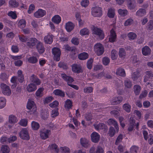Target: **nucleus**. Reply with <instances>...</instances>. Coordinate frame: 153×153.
<instances>
[{"instance_id":"nucleus-1","label":"nucleus","mask_w":153,"mask_h":153,"mask_svg":"<svg viewBox=\"0 0 153 153\" xmlns=\"http://www.w3.org/2000/svg\"><path fill=\"white\" fill-rule=\"evenodd\" d=\"M94 50L96 54L99 56L103 53L104 51V48L100 43H97L94 45Z\"/></svg>"},{"instance_id":"nucleus-2","label":"nucleus","mask_w":153,"mask_h":153,"mask_svg":"<svg viewBox=\"0 0 153 153\" xmlns=\"http://www.w3.org/2000/svg\"><path fill=\"white\" fill-rule=\"evenodd\" d=\"M52 52L53 55L54 59L56 61L60 60V56L61 54L60 49L58 48L54 47L52 49Z\"/></svg>"},{"instance_id":"nucleus-3","label":"nucleus","mask_w":153,"mask_h":153,"mask_svg":"<svg viewBox=\"0 0 153 153\" xmlns=\"http://www.w3.org/2000/svg\"><path fill=\"white\" fill-rule=\"evenodd\" d=\"M92 33L98 36L100 39L104 38V35L103 31L99 28L93 27L92 29Z\"/></svg>"},{"instance_id":"nucleus-4","label":"nucleus","mask_w":153,"mask_h":153,"mask_svg":"<svg viewBox=\"0 0 153 153\" xmlns=\"http://www.w3.org/2000/svg\"><path fill=\"white\" fill-rule=\"evenodd\" d=\"M0 86L2 93L4 95L9 96L10 95L11 91L9 86L3 83H1Z\"/></svg>"},{"instance_id":"nucleus-5","label":"nucleus","mask_w":153,"mask_h":153,"mask_svg":"<svg viewBox=\"0 0 153 153\" xmlns=\"http://www.w3.org/2000/svg\"><path fill=\"white\" fill-rule=\"evenodd\" d=\"M92 15L94 17H99L102 15V8L99 7H96L91 9Z\"/></svg>"},{"instance_id":"nucleus-6","label":"nucleus","mask_w":153,"mask_h":153,"mask_svg":"<svg viewBox=\"0 0 153 153\" xmlns=\"http://www.w3.org/2000/svg\"><path fill=\"white\" fill-rule=\"evenodd\" d=\"M18 121V120L15 116L13 114L10 115L9 117V122L11 125H10L8 123L6 124V126L10 128L12 127L13 125L17 123Z\"/></svg>"},{"instance_id":"nucleus-7","label":"nucleus","mask_w":153,"mask_h":153,"mask_svg":"<svg viewBox=\"0 0 153 153\" xmlns=\"http://www.w3.org/2000/svg\"><path fill=\"white\" fill-rule=\"evenodd\" d=\"M21 138L22 139L28 140L29 139V136L27 129L23 128L19 133Z\"/></svg>"},{"instance_id":"nucleus-8","label":"nucleus","mask_w":153,"mask_h":153,"mask_svg":"<svg viewBox=\"0 0 153 153\" xmlns=\"http://www.w3.org/2000/svg\"><path fill=\"white\" fill-rule=\"evenodd\" d=\"M123 100V97L119 96L113 98L111 100V102L112 105H116L120 104Z\"/></svg>"},{"instance_id":"nucleus-9","label":"nucleus","mask_w":153,"mask_h":153,"mask_svg":"<svg viewBox=\"0 0 153 153\" xmlns=\"http://www.w3.org/2000/svg\"><path fill=\"white\" fill-rule=\"evenodd\" d=\"M72 71L76 73H79L82 72V68L80 64H74L72 66Z\"/></svg>"},{"instance_id":"nucleus-10","label":"nucleus","mask_w":153,"mask_h":153,"mask_svg":"<svg viewBox=\"0 0 153 153\" xmlns=\"http://www.w3.org/2000/svg\"><path fill=\"white\" fill-rule=\"evenodd\" d=\"M46 14V11L42 9H39L35 12L34 14V16L36 18H40L44 16Z\"/></svg>"},{"instance_id":"nucleus-11","label":"nucleus","mask_w":153,"mask_h":153,"mask_svg":"<svg viewBox=\"0 0 153 153\" xmlns=\"http://www.w3.org/2000/svg\"><path fill=\"white\" fill-rule=\"evenodd\" d=\"M50 132V131L45 129L41 130L40 134L41 138L45 139L48 138Z\"/></svg>"},{"instance_id":"nucleus-12","label":"nucleus","mask_w":153,"mask_h":153,"mask_svg":"<svg viewBox=\"0 0 153 153\" xmlns=\"http://www.w3.org/2000/svg\"><path fill=\"white\" fill-rule=\"evenodd\" d=\"M53 36L52 34H48L44 38V41L46 44H51L53 41Z\"/></svg>"},{"instance_id":"nucleus-13","label":"nucleus","mask_w":153,"mask_h":153,"mask_svg":"<svg viewBox=\"0 0 153 153\" xmlns=\"http://www.w3.org/2000/svg\"><path fill=\"white\" fill-rule=\"evenodd\" d=\"M38 41L35 38H32L30 39L28 42H27V45L30 48H32L35 46L37 44Z\"/></svg>"},{"instance_id":"nucleus-14","label":"nucleus","mask_w":153,"mask_h":153,"mask_svg":"<svg viewBox=\"0 0 153 153\" xmlns=\"http://www.w3.org/2000/svg\"><path fill=\"white\" fill-rule=\"evenodd\" d=\"M116 35L115 31L113 28L110 31V35L109 36V40L111 42H113L115 41L116 38Z\"/></svg>"},{"instance_id":"nucleus-15","label":"nucleus","mask_w":153,"mask_h":153,"mask_svg":"<svg viewBox=\"0 0 153 153\" xmlns=\"http://www.w3.org/2000/svg\"><path fill=\"white\" fill-rule=\"evenodd\" d=\"M61 76L63 79L67 82L68 85H70L71 83L74 81V79L71 77L67 76L65 74H61Z\"/></svg>"},{"instance_id":"nucleus-16","label":"nucleus","mask_w":153,"mask_h":153,"mask_svg":"<svg viewBox=\"0 0 153 153\" xmlns=\"http://www.w3.org/2000/svg\"><path fill=\"white\" fill-rule=\"evenodd\" d=\"M36 48L39 53H42L45 51V48L43 44L39 41L36 45Z\"/></svg>"},{"instance_id":"nucleus-17","label":"nucleus","mask_w":153,"mask_h":153,"mask_svg":"<svg viewBox=\"0 0 153 153\" xmlns=\"http://www.w3.org/2000/svg\"><path fill=\"white\" fill-rule=\"evenodd\" d=\"M91 140L94 143H98L100 140V136L99 134L95 132H93L91 135Z\"/></svg>"},{"instance_id":"nucleus-18","label":"nucleus","mask_w":153,"mask_h":153,"mask_svg":"<svg viewBox=\"0 0 153 153\" xmlns=\"http://www.w3.org/2000/svg\"><path fill=\"white\" fill-rule=\"evenodd\" d=\"M80 142L81 145L83 147L87 148L90 146L89 141L85 138H81L80 139Z\"/></svg>"},{"instance_id":"nucleus-19","label":"nucleus","mask_w":153,"mask_h":153,"mask_svg":"<svg viewBox=\"0 0 153 153\" xmlns=\"http://www.w3.org/2000/svg\"><path fill=\"white\" fill-rule=\"evenodd\" d=\"M39 56H31L27 59L28 62L30 64H35L37 63L38 61Z\"/></svg>"},{"instance_id":"nucleus-20","label":"nucleus","mask_w":153,"mask_h":153,"mask_svg":"<svg viewBox=\"0 0 153 153\" xmlns=\"http://www.w3.org/2000/svg\"><path fill=\"white\" fill-rule=\"evenodd\" d=\"M107 123L110 125H113L116 128V131L118 132L119 131L118 125L116 121L113 119H110L108 120Z\"/></svg>"},{"instance_id":"nucleus-21","label":"nucleus","mask_w":153,"mask_h":153,"mask_svg":"<svg viewBox=\"0 0 153 153\" xmlns=\"http://www.w3.org/2000/svg\"><path fill=\"white\" fill-rule=\"evenodd\" d=\"M74 25L73 23L71 22H69L66 24L65 28L68 32H70L74 28Z\"/></svg>"},{"instance_id":"nucleus-22","label":"nucleus","mask_w":153,"mask_h":153,"mask_svg":"<svg viewBox=\"0 0 153 153\" xmlns=\"http://www.w3.org/2000/svg\"><path fill=\"white\" fill-rule=\"evenodd\" d=\"M30 79L31 82L35 83L37 85H39L41 83L40 80L34 74L30 76Z\"/></svg>"},{"instance_id":"nucleus-23","label":"nucleus","mask_w":153,"mask_h":153,"mask_svg":"<svg viewBox=\"0 0 153 153\" xmlns=\"http://www.w3.org/2000/svg\"><path fill=\"white\" fill-rule=\"evenodd\" d=\"M27 91L29 92H32L36 91L37 89L36 86L33 83H30L28 85L27 87Z\"/></svg>"},{"instance_id":"nucleus-24","label":"nucleus","mask_w":153,"mask_h":153,"mask_svg":"<svg viewBox=\"0 0 153 153\" xmlns=\"http://www.w3.org/2000/svg\"><path fill=\"white\" fill-rule=\"evenodd\" d=\"M129 122L130 124L129 127L128 128V130L129 131H131L133 129L135 120L133 117H131L130 118Z\"/></svg>"},{"instance_id":"nucleus-25","label":"nucleus","mask_w":153,"mask_h":153,"mask_svg":"<svg viewBox=\"0 0 153 153\" xmlns=\"http://www.w3.org/2000/svg\"><path fill=\"white\" fill-rule=\"evenodd\" d=\"M151 49L147 46H146L142 49V53L144 56H147L150 54Z\"/></svg>"},{"instance_id":"nucleus-26","label":"nucleus","mask_w":153,"mask_h":153,"mask_svg":"<svg viewBox=\"0 0 153 153\" xmlns=\"http://www.w3.org/2000/svg\"><path fill=\"white\" fill-rule=\"evenodd\" d=\"M116 74L117 75L124 77L126 76V74L124 70L121 68H119L117 69Z\"/></svg>"},{"instance_id":"nucleus-27","label":"nucleus","mask_w":153,"mask_h":153,"mask_svg":"<svg viewBox=\"0 0 153 153\" xmlns=\"http://www.w3.org/2000/svg\"><path fill=\"white\" fill-rule=\"evenodd\" d=\"M140 76V74L138 70L133 72L131 75V79L134 81L137 79Z\"/></svg>"},{"instance_id":"nucleus-28","label":"nucleus","mask_w":153,"mask_h":153,"mask_svg":"<svg viewBox=\"0 0 153 153\" xmlns=\"http://www.w3.org/2000/svg\"><path fill=\"white\" fill-rule=\"evenodd\" d=\"M146 13V11L145 9L140 8L136 12V16L139 17L144 16Z\"/></svg>"},{"instance_id":"nucleus-29","label":"nucleus","mask_w":153,"mask_h":153,"mask_svg":"<svg viewBox=\"0 0 153 153\" xmlns=\"http://www.w3.org/2000/svg\"><path fill=\"white\" fill-rule=\"evenodd\" d=\"M53 93L55 95L59 96L61 97H64L65 96L64 92L59 89L54 90L53 91Z\"/></svg>"},{"instance_id":"nucleus-30","label":"nucleus","mask_w":153,"mask_h":153,"mask_svg":"<svg viewBox=\"0 0 153 153\" xmlns=\"http://www.w3.org/2000/svg\"><path fill=\"white\" fill-rule=\"evenodd\" d=\"M127 2L128 7L129 9L132 10L135 8V2L134 1H132L131 0H128Z\"/></svg>"},{"instance_id":"nucleus-31","label":"nucleus","mask_w":153,"mask_h":153,"mask_svg":"<svg viewBox=\"0 0 153 153\" xmlns=\"http://www.w3.org/2000/svg\"><path fill=\"white\" fill-rule=\"evenodd\" d=\"M78 58L80 60H84L88 58V54L85 52L81 53L79 54Z\"/></svg>"},{"instance_id":"nucleus-32","label":"nucleus","mask_w":153,"mask_h":153,"mask_svg":"<svg viewBox=\"0 0 153 153\" xmlns=\"http://www.w3.org/2000/svg\"><path fill=\"white\" fill-rule=\"evenodd\" d=\"M9 6L11 7H16L19 6V3L16 0H10L9 2Z\"/></svg>"},{"instance_id":"nucleus-33","label":"nucleus","mask_w":153,"mask_h":153,"mask_svg":"<svg viewBox=\"0 0 153 153\" xmlns=\"http://www.w3.org/2000/svg\"><path fill=\"white\" fill-rule=\"evenodd\" d=\"M10 151V149L8 146L3 145L1 147L0 153H9Z\"/></svg>"},{"instance_id":"nucleus-34","label":"nucleus","mask_w":153,"mask_h":153,"mask_svg":"<svg viewBox=\"0 0 153 153\" xmlns=\"http://www.w3.org/2000/svg\"><path fill=\"white\" fill-rule=\"evenodd\" d=\"M124 85L125 88H130L132 86V84L131 81L128 79H126L124 82Z\"/></svg>"},{"instance_id":"nucleus-35","label":"nucleus","mask_w":153,"mask_h":153,"mask_svg":"<svg viewBox=\"0 0 153 153\" xmlns=\"http://www.w3.org/2000/svg\"><path fill=\"white\" fill-rule=\"evenodd\" d=\"M94 126L95 129L97 130H100L104 128L105 125L103 123H100L98 124H94Z\"/></svg>"},{"instance_id":"nucleus-36","label":"nucleus","mask_w":153,"mask_h":153,"mask_svg":"<svg viewBox=\"0 0 153 153\" xmlns=\"http://www.w3.org/2000/svg\"><path fill=\"white\" fill-rule=\"evenodd\" d=\"M48 148L50 150H54L57 153L59 152V149L58 146L56 144H53L49 145Z\"/></svg>"},{"instance_id":"nucleus-37","label":"nucleus","mask_w":153,"mask_h":153,"mask_svg":"<svg viewBox=\"0 0 153 153\" xmlns=\"http://www.w3.org/2000/svg\"><path fill=\"white\" fill-rule=\"evenodd\" d=\"M72 106V101L69 99L67 100L65 102V107L66 109H69L71 108Z\"/></svg>"},{"instance_id":"nucleus-38","label":"nucleus","mask_w":153,"mask_h":153,"mask_svg":"<svg viewBox=\"0 0 153 153\" xmlns=\"http://www.w3.org/2000/svg\"><path fill=\"white\" fill-rule=\"evenodd\" d=\"M119 57L122 59L125 58L126 56V52L125 50L123 48L120 49L119 52Z\"/></svg>"},{"instance_id":"nucleus-39","label":"nucleus","mask_w":153,"mask_h":153,"mask_svg":"<svg viewBox=\"0 0 153 153\" xmlns=\"http://www.w3.org/2000/svg\"><path fill=\"white\" fill-rule=\"evenodd\" d=\"M52 20L55 23L59 24L61 21V18L59 15H56L52 18Z\"/></svg>"},{"instance_id":"nucleus-40","label":"nucleus","mask_w":153,"mask_h":153,"mask_svg":"<svg viewBox=\"0 0 153 153\" xmlns=\"http://www.w3.org/2000/svg\"><path fill=\"white\" fill-rule=\"evenodd\" d=\"M36 106L34 102L31 100H29L28 101V102L27 104V109L28 110H30L33 107V106Z\"/></svg>"},{"instance_id":"nucleus-41","label":"nucleus","mask_w":153,"mask_h":153,"mask_svg":"<svg viewBox=\"0 0 153 153\" xmlns=\"http://www.w3.org/2000/svg\"><path fill=\"white\" fill-rule=\"evenodd\" d=\"M115 15L114 10L112 8H110L108 12V16L110 18H112L114 17Z\"/></svg>"},{"instance_id":"nucleus-42","label":"nucleus","mask_w":153,"mask_h":153,"mask_svg":"<svg viewBox=\"0 0 153 153\" xmlns=\"http://www.w3.org/2000/svg\"><path fill=\"white\" fill-rule=\"evenodd\" d=\"M119 14L121 16H124L127 15L128 13V11L126 9H119L118 10Z\"/></svg>"},{"instance_id":"nucleus-43","label":"nucleus","mask_w":153,"mask_h":153,"mask_svg":"<svg viewBox=\"0 0 153 153\" xmlns=\"http://www.w3.org/2000/svg\"><path fill=\"white\" fill-rule=\"evenodd\" d=\"M6 104V100L4 97H0V109L3 108Z\"/></svg>"},{"instance_id":"nucleus-44","label":"nucleus","mask_w":153,"mask_h":153,"mask_svg":"<svg viewBox=\"0 0 153 153\" xmlns=\"http://www.w3.org/2000/svg\"><path fill=\"white\" fill-rule=\"evenodd\" d=\"M123 108L126 112L129 113L131 111V106L128 103H125L123 105Z\"/></svg>"},{"instance_id":"nucleus-45","label":"nucleus","mask_w":153,"mask_h":153,"mask_svg":"<svg viewBox=\"0 0 153 153\" xmlns=\"http://www.w3.org/2000/svg\"><path fill=\"white\" fill-rule=\"evenodd\" d=\"M49 114L48 111L47 110H45L41 113V117L44 120H46L48 118Z\"/></svg>"},{"instance_id":"nucleus-46","label":"nucleus","mask_w":153,"mask_h":153,"mask_svg":"<svg viewBox=\"0 0 153 153\" xmlns=\"http://www.w3.org/2000/svg\"><path fill=\"white\" fill-rule=\"evenodd\" d=\"M139 150V148L136 146H132L130 149L131 153H137Z\"/></svg>"},{"instance_id":"nucleus-47","label":"nucleus","mask_w":153,"mask_h":153,"mask_svg":"<svg viewBox=\"0 0 153 153\" xmlns=\"http://www.w3.org/2000/svg\"><path fill=\"white\" fill-rule=\"evenodd\" d=\"M111 57L113 60L116 59L117 57V52L115 50H113L111 53Z\"/></svg>"},{"instance_id":"nucleus-48","label":"nucleus","mask_w":153,"mask_h":153,"mask_svg":"<svg viewBox=\"0 0 153 153\" xmlns=\"http://www.w3.org/2000/svg\"><path fill=\"white\" fill-rule=\"evenodd\" d=\"M26 25V22L25 19L20 20L19 22L18 25L21 28H24Z\"/></svg>"},{"instance_id":"nucleus-49","label":"nucleus","mask_w":153,"mask_h":153,"mask_svg":"<svg viewBox=\"0 0 153 153\" xmlns=\"http://www.w3.org/2000/svg\"><path fill=\"white\" fill-rule=\"evenodd\" d=\"M128 37L130 40H134L137 38L136 34L133 32H130L128 34Z\"/></svg>"},{"instance_id":"nucleus-50","label":"nucleus","mask_w":153,"mask_h":153,"mask_svg":"<svg viewBox=\"0 0 153 153\" xmlns=\"http://www.w3.org/2000/svg\"><path fill=\"white\" fill-rule=\"evenodd\" d=\"M141 90L140 87L139 85H135L134 87V91L136 95H138Z\"/></svg>"},{"instance_id":"nucleus-51","label":"nucleus","mask_w":153,"mask_h":153,"mask_svg":"<svg viewBox=\"0 0 153 153\" xmlns=\"http://www.w3.org/2000/svg\"><path fill=\"white\" fill-rule=\"evenodd\" d=\"M60 151L62 153H70V149L67 147H61L59 148Z\"/></svg>"},{"instance_id":"nucleus-52","label":"nucleus","mask_w":153,"mask_h":153,"mask_svg":"<svg viewBox=\"0 0 153 153\" xmlns=\"http://www.w3.org/2000/svg\"><path fill=\"white\" fill-rule=\"evenodd\" d=\"M31 126L33 129L37 130L39 128L40 126L39 123L35 121H33L31 123Z\"/></svg>"},{"instance_id":"nucleus-53","label":"nucleus","mask_w":153,"mask_h":153,"mask_svg":"<svg viewBox=\"0 0 153 153\" xmlns=\"http://www.w3.org/2000/svg\"><path fill=\"white\" fill-rule=\"evenodd\" d=\"M93 88L92 87H85L83 89L84 92L86 94L90 93L93 92Z\"/></svg>"},{"instance_id":"nucleus-54","label":"nucleus","mask_w":153,"mask_h":153,"mask_svg":"<svg viewBox=\"0 0 153 153\" xmlns=\"http://www.w3.org/2000/svg\"><path fill=\"white\" fill-rule=\"evenodd\" d=\"M89 33V31L87 28H84L80 31V34L82 36L88 35Z\"/></svg>"},{"instance_id":"nucleus-55","label":"nucleus","mask_w":153,"mask_h":153,"mask_svg":"<svg viewBox=\"0 0 153 153\" xmlns=\"http://www.w3.org/2000/svg\"><path fill=\"white\" fill-rule=\"evenodd\" d=\"M58 66L59 68H62L63 69H66L68 68L66 64L63 62H60L58 63Z\"/></svg>"},{"instance_id":"nucleus-56","label":"nucleus","mask_w":153,"mask_h":153,"mask_svg":"<svg viewBox=\"0 0 153 153\" xmlns=\"http://www.w3.org/2000/svg\"><path fill=\"white\" fill-rule=\"evenodd\" d=\"M102 61L103 65H107L110 62V60L108 57H105L103 58Z\"/></svg>"},{"instance_id":"nucleus-57","label":"nucleus","mask_w":153,"mask_h":153,"mask_svg":"<svg viewBox=\"0 0 153 153\" xmlns=\"http://www.w3.org/2000/svg\"><path fill=\"white\" fill-rule=\"evenodd\" d=\"M133 22V20L131 18L128 19L125 22L124 25L127 26L131 25Z\"/></svg>"},{"instance_id":"nucleus-58","label":"nucleus","mask_w":153,"mask_h":153,"mask_svg":"<svg viewBox=\"0 0 153 153\" xmlns=\"http://www.w3.org/2000/svg\"><path fill=\"white\" fill-rule=\"evenodd\" d=\"M29 111H28V112H29L30 114L36 115L37 114V108L36 106H33V107L31 109L29 110Z\"/></svg>"},{"instance_id":"nucleus-59","label":"nucleus","mask_w":153,"mask_h":153,"mask_svg":"<svg viewBox=\"0 0 153 153\" xmlns=\"http://www.w3.org/2000/svg\"><path fill=\"white\" fill-rule=\"evenodd\" d=\"M93 59H89L87 62V67L89 69H91L92 66Z\"/></svg>"},{"instance_id":"nucleus-60","label":"nucleus","mask_w":153,"mask_h":153,"mask_svg":"<svg viewBox=\"0 0 153 153\" xmlns=\"http://www.w3.org/2000/svg\"><path fill=\"white\" fill-rule=\"evenodd\" d=\"M27 121L25 119H22L19 123V124L22 126H25L27 125Z\"/></svg>"},{"instance_id":"nucleus-61","label":"nucleus","mask_w":153,"mask_h":153,"mask_svg":"<svg viewBox=\"0 0 153 153\" xmlns=\"http://www.w3.org/2000/svg\"><path fill=\"white\" fill-rule=\"evenodd\" d=\"M115 134V131L112 127H111L110 128L109 131V135L111 137H112Z\"/></svg>"},{"instance_id":"nucleus-62","label":"nucleus","mask_w":153,"mask_h":153,"mask_svg":"<svg viewBox=\"0 0 153 153\" xmlns=\"http://www.w3.org/2000/svg\"><path fill=\"white\" fill-rule=\"evenodd\" d=\"M123 138V135L121 134H120L117 138L115 142V144L117 145H118V144L122 141Z\"/></svg>"},{"instance_id":"nucleus-63","label":"nucleus","mask_w":153,"mask_h":153,"mask_svg":"<svg viewBox=\"0 0 153 153\" xmlns=\"http://www.w3.org/2000/svg\"><path fill=\"white\" fill-rule=\"evenodd\" d=\"M146 76L148 78H152L153 77V73L150 71H147L146 72Z\"/></svg>"},{"instance_id":"nucleus-64","label":"nucleus","mask_w":153,"mask_h":153,"mask_svg":"<svg viewBox=\"0 0 153 153\" xmlns=\"http://www.w3.org/2000/svg\"><path fill=\"white\" fill-rule=\"evenodd\" d=\"M147 27L149 30H151L153 28V21L151 20L147 24Z\"/></svg>"}]
</instances>
